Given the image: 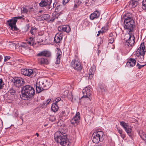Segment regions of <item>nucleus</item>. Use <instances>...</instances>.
<instances>
[{
	"label": "nucleus",
	"instance_id": "f257e3e1",
	"mask_svg": "<svg viewBox=\"0 0 146 146\" xmlns=\"http://www.w3.org/2000/svg\"><path fill=\"white\" fill-rule=\"evenodd\" d=\"M63 129H59L54 134V139L56 142L60 143L62 146H69L71 143L67 138L66 134Z\"/></svg>",
	"mask_w": 146,
	"mask_h": 146
},
{
	"label": "nucleus",
	"instance_id": "f03ea898",
	"mask_svg": "<svg viewBox=\"0 0 146 146\" xmlns=\"http://www.w3.org/2000/svg\"><path fill=\"white\" fill-rule=\"evenodd\" d=\"M21 97L23 100L32 97L35 94V91L33 87L29 85L23 86L21 91Z\"/></svg>",
	"mask_w": 146,
	"mask_h": 146
},
{
	"label": "nucleus",
	"instance_id": "7ed1b4c3",
	"mask_svg": "<svg viewBox=\"0 0 146 146\" xmlns=\"http://www.w3.org/2000/svg\"><path fill=\"white\" fill-rule=\"evenodd\" d=\"M22 15V16L16 17L13 18L12 19H9L7 21V24L11 27V29L13 31H17L18 29L16 26V23L17 21V19H21L24 17Z\"/></svg>",
	"mask_w": 146,
	"mask_h": 146
},
{
	"label": "nucleus",
	"instance_id": "20e7f679",
	"mask_svg": "<svg viewBox=\"0 0 146 146\" xmlns=\"http://www.w3.org/2000/svg\"><path fill=\"white\" fill-rule=\"evenodd\" d=\"M104 133L101 131H98L94 132L92 136V140L95 143H97L102 139Z\"/></svg>",
	"mask_w": 146,
	"mask_h": 146
},
{
	"label": "nucleus",
	"instance_id": "39448f33",
	"mask_svg": "<svg viewBox=\"0 0 146 146\" xmlns=\"http://www.w3.org/2000/svg\"><path fill=\"white\" fill-rule=\"evenodd\" d=\"M124 28L127 30L129 33L132 31L135 26V23L133 20H127L124 21Z\"/></svg>",
	"mask_w": 146,
	"mask_h": 146
},
{
	"label": "nucleus",
	"instance_id": "423d86ee",
	"mask_svg": "<svg viewBox=\"0 0 146 146\" xmlns=\"http://www.w3.org/2000/svg\"><path fill=\"white\" fill-rule=\"evenodd\" d=\"M70 64L72 67L78 71H80L82 69V67L81 66V63L78 59L72 60Z\"/></svg>",
	"mask_w": 146,
	"mask_h": 146
},
{
	"label": "nucleus",
	"instance_id": "0eeeda50",
	"mask_svg": "<svg viewBox=\"0 0 146 146\" xmlns=\"http://www.w3.org/2000/svg\"><path fill=\"white\" fill-rule=\"evenodd\" d=\"M21 74L26 76L32 78L35 76V74L33 70L31 69H22L21 70Z\"/></svg>",
	"mask_w": 146,
	"mask_h": 146
},
{
	"label": "nucleus",
	"instance_id": "6e6552de",
	"mask_svg": "<svg viewBox=\"0 0 146 146\" xmlns=\"http://www.w3.org/2000/svg\"><path fill=\"white\" fill-rule=\"evenodd\" d=\"M120 125L123 127L125 131L128 134L129 136L131 137L132 135L130 133L132 130V127L129 125L128 123H125L124 121L120 122Z\"/></svg>",
	"mask_w": 146,
	"mask_h": 146
},
{
	"label": "nucleus",
	"instance_id": "1a4fd4ad",
	"mask_svg": "<svg viewBox=\"0 0 146 146\" xmlns=\"http://www.w3.org/2000/svg\"><path fill=\"white\" fill-rule=\"evenodd\" d=\"M90 88L89 87H86L84 88L82 90V93L83 95L82 97V98H86L87 100L89 101L91 100V94L90 91Z\"/></svg>",
	"mask_w": 146,
	"mask_h": 146
},
{
	"label": "nucleus",
	"instance_id": "9d476101",
	"mask_svg": "<svg viewBox=\"0 0 146 146\" xmlns=\"http://www.w3.org/2000/svg\"><path fill=\"white\" fill-rule=\"evenodd\" d=\"M126 35L129 37L128 39L126 40L127 45L129 46H132L135 42V38L134 35L131 34V33H130L129 32Z\"/></svg>",
	"mask_w": 146,
	"mask_h": 146
},
{
	"label": "nucleus",
	"instance_id": "9b49d317",
	"mask_svg": "<svg viewBox=\"0 0 146 146\" xmlns=\"http://www.w3.org/2000/svg\"><path fill=\"white\" fill-rule=\"evenodd\" d=\"M52 0H42L41 2L39 3L40 6L44 7L47 6V10H50L51 7L50 5L52 3Z\"/></svg>",
	"mask_w": 146,
	"mask_h": 146
},
{
	"label": "nucleus",
	"instance_id": "f8f14e48",
	"mask_svg": "<svg viewBox=\"0 0 146 146\" xmlns=\"http://www.w3.org/2000/svg\"><path fill=\"white\" fill-rule=\"evenodd\" d=\"M43 82L42 80H40L39 82H37L36 84V92L38 93L42 91L45 90L44 86L43 84Z\"/></svg>",
	"mask_w": 146,
	"mask_h": 146
},
{
	"label": "nucleus",
	"instance_id": "ddd939ff",
	"mask_svg": "<svg viewBox=\"0 0 146 146\" xmlns=\"http://www.w3.org/2000/svg\"><path fill=\"white\" fill-rule=\"evenodd\" d=\"M58 29L59 31L65 32L67 33H69L71 31V29L68 25H64L59 26L58 27Z\"/></svg>",
	"mask_w": 146,
	"mask_h": 146
},
{
	"label": "nucleus",
	"instance_id": "4468645a",
	"mask_svg": "<svg viewBox=\"0 0 146 146\" xmlns=\"http://www.w3.org/2000/svg\"><path fill=\"white\" fill-rule=\"evenodd\" d=\"M145 48L143 42L141 43L139 47L137 50L136 54H145Z\"/></svg>",
	"mask_w": 146,
	"mask_h": 146
},
{
	"label": "nucleus",
	"instance_id": "2eb2a0df",
	"mask_svg": "<svg viewBox=\"0 0 146 146\" xmlns=\"http://www.w3.org/2000/svg\"><path fill=\"white\" fill-rule=\"evenodd\" d=\"M14 84L16 87L21 86L25 82L24 80L22 78H17L14 80Z\"/></svg>",
	"mask_w": 146,
	"mask_h": 146
},
{
	"label": "nucleus",
	"instance_id": "dca6fc26",
	"mask_svg": "<svg viewBox=\"0 0 146 146\" xmlns=\"http://www.w3.org/2000/svg\"><path fill=\"white\" fill-rule=\"evenodd\" d=\"M80 113L79 112H77L76 115L70 120L71 123L73 125L77 124V123L79 122L80 119Z\"/></svg>",
	"mask_w": 146,
	"mask_h": 146
},
{
	"label": "nucleus",
	"instance_id": "f3484780",
	"mask_svg": "<svg viewBox=\"0 0 146 146\" xmlns=\"http://www.w3.org/2000/svg\"><path fill=\"white\" fill-rule=\"evenodd\" d=\"M43 82V84L44 86V89L46 90L50 88L53 84V81L52 80L48 79L47 80H42Z\"/></svg>",
	"mask_w": 146,
	"mask_h": 146
},
{
	"label": "nucleus",
	"instance_id": "a211bd4d",
	"mask_svg": "<svg viewBox=\"0 0 146 146\" xmlns=\"http://www.w3.org/2000/svg\"><path fill=\"white\" fill-rule=\"evenodd\" d=\"M51 53L48 50L42 51L37 54V56H43L46 57H49L51 56Z\"/></svg>",
	"mask_w": 146,
	"mask_h": 146
},
{
	"label": "nucleus",
	"instance_id": "6ab92c4d",
	"mask_svg": "<svg viewBox=\"0 0 146 146\" xmlns=\"http://www.w3.org/2000/svg\"><path fill=\"white\" fill-rule=\"evenodd\" d=\"M38 63L40 65H47L49 63L47 59L42 57H39L37 59Z\"/></svg>",
	"mask_w": 146,
	"mask_h": 146
},
{
	"label": "nucleus",
	"instance_id": "aec40b11",
	"mask_svg": "<svg viewBox=\"0 0 146 146\" xmlns=\"http://www.w3.org/2000/svg\"><path fill=\"white\" fill-rule=\"evenodd\" d=\"M63 35L61 34H56L54 39V42L56 44L60 43L62 39Z\"/></svg>",
	"mask_w": 146,
	"mask_h": 146
},
{
	"label": "nucleus",
	"instance_id": "412c9836",
	"mask_svg": "<svg viewBox=\"0 0 146 146\" xmlns=\"http://www.w3.org/2000/svg\"><path fill=\"white\" fill-rule=\"evenodd\" d=\"M136 62V61L135 59L130 58L127 62V66L128 67H132L135 65Z\"/></svg>",
	"mask_w": 146,
	"mask_h": 146
},
{
	"label": "nucleus",
	"instance_id": "4be33fe9",
	"mask_svg": "<svg viewBox=\"0 0 146 146\" xmlns=\"http://www.w3.org/2000/svg\"><path fill=\"white\" fill-rule=\"evenodd\" d=\"M100 15L99 12L98 11H96L91 14L90 16V18L91 20H93L98 19Z\"/></svg>",
	"mask_w": 146,
	"mask_h": 146
},
{
	"label": "nucleus",
	"instance_id": "5701e85b",
	"mask_svg": "<svg viewBox=\"0 0 146 146\" xmlns=\"http://www.w3.org/2000/svg\"><path fill=\"white\" fill-rule=\"evenodd\" d=\"M69 111H66L65 110L61 111L60 113V116L62 119L65 120L67 118Z\"/></svg>",
	"mask_w": 146,
	"mask_h": 146
},
{
	"label": "nucleus",
	"instance_id": "b1692460",
	"mask_svg": "<svg viewBox=\"0 0 146 146\" xmlns=\"http://www.w3.org/2000/svg\"><path fill=\"white\" fill-rule=\"evenodd\" d=\"M60 15L59 13H57L56 11L54 12L52 15L51 18V22H53L55 19L58 18L59 16Z\"/></svg>",
	"mask_w": 146,
	"mask_h": 146
},
{
	"label": "nucleus",
	"instance_id": "393cba45",
	"mask_svg": "<svg viewBox=\"0 0 146 146\" xmlns=\"http://www.w3.org/2000/svg\"><path fill=\"white\" fill-rule=\"evenodd\" d=\"M95 71V69L94 67H91L89 70L88 73L89 76L88 78L91 79L93 76V75Z\"/></svg>",
	"mask_w": 146,
	"mask_h": 146
},
{
	"label": "nucleus",
	"instance_id": "a878e982",
	"mask_svg": "<svg viewBox=\"0 0 146 146\" xmlns=\"http://www.w3.org/2000/svg\"><path fill=\"white\" fill-rule=\"evenodd\" d=\"M138 3L137 0H132L130 1L129 5L131 7L134 8L137 5Z\"/></svg>",
	"mask_w": 146,
	"mask_h": 146
},
{
	"label": "nucleus",
	"instance_id": "bb28decb",
	"mask_svg": "<svg viewBox=\"0 0 146 146\" xmlns=\"http://www.w3.org/2000/svg\"><path fill=\"white\" fill-rule=\"evenodd\" d=\"M61 57V52L59 51L57 53L56 60L55 63L56 64H59L60 62V58Z\"/></svg>",
	"mask_w": 146,
	"mask_h": 146
},
{
	"label": "nucleus",
	"instance_id": "cd10ccee",
	"mask_svg": "<svg viewBox=\"0 0 146 146\" xmlns=\"http://www.w3.org/2000/svg\"><path fill=\"white\" fill-rule=\"evenodd\" d=\"M58 105L54 103L52 104L51 109L54 112H56L59 109V107L58 106Z\"/></svg>",
	"mask_w": 146,
	"mask_h": 146
},
{
	"label": "nucleus",
	"instance_id": "c85d7f7f",
	"mask_svg": "<svg viewBox=\"0 0 146 146\" xmlns=\"http://www.w3.org/2000/svg\"><path fill=\"white\" fill-rule=\"evenodd\" d=\"M42 18L44 20H46L48 22H51V18L50 16L48 14H44L42 15Z\"/></svg>",
	"mask_w": 146,
	"mask_h": 146
},
{
	"label": "nucleus",
	"instance_id": "c756f323",
	"mask_svg": "<svg viewBox=\"0 0 146 146\" xmlns=\"http://www.w3.org/2000/svg\"><path fill=\"white\" fill-rule=\"evenodd\" d=\"M139 134L143 140H146V135L145 133L142 130H140L139 132Z\"/></svg>",
	"mask_w": 146,
	"mask_h": 146
},
{
	"label": "nucleus",
	"instance_id": "7c9ffc66",
	"mask_svg": "<svg viewBox=\"0 0 146 146\" xmlns=\"http://www.w3.org/2000/svg\"><path fill=\"white\" fill-rule=\"evenodd\" d=\"M105 88L104 87L103 85H100L99 86L97 89L98 91L100 93H102L105 91Z\"/></svg>",
	"mask_w": 146,
	"mask_h": 146
},
{
	"label": "nucleus",
	"instance_id": "2f4dec72",
	"mask_svg": "<svg viewBox=\"0 0 146 146\" xmlns=\"http://www.w3.org/2000/svg\"><path fill=\"white\" fill-rule=\"evenodd\" d=\"M117 130L118 132L120 134V136L124 139L125 137V133H123V131L121 129H119L117 128Z\"/></svg>",
	"mask_w": 146,
	"mask_h": 146
},
{
	"label": "nucleus",
	"instance_id": "473e14b6",
	"mask_svg": "<svg viewBox=\"0 0 146 146\" xmlns=\"http://www.w3.org/2000/svg\"><path fill=\"white\" fill-rule=\"evenodd\" d=\"M136 54L137 56V58L138 59L139 61H143L144 59V55L145 54Z\"/></svg>",
	"mask_w": 146,
	"mask_h": 146
},
{
	"label": "nucleus",
	"instance_id": "72a5a7b5",
	"mask_svg": "<svg viewBox=\"0 0 146 146\" xmlns=\"http://www.w3.org/2000/svg\"><path fill=\"white\" fill-rule=\"evenodd\" d=\"M37 28L36 27H32L30 31V32L33 35H34L35 34L36 32V30Z\"/></svg>",
	"mask_w": 146,
	"mask_h": 146
},
{
	"label": "nucleus",
	"instance_id": "f704fd0d",
	"mask_svg": "<svg viewBox=\"0 0 146 146\" xmlns=\"http://www.w3.org/2000/svg\"><path fill=\"white\" fill-rule=\"evenodd\" d=\"M8 93H10L11 95H13L15 94L16 91L13 88H11L9 90Z\"/></svg>",
	"mask_w": 146,
	"mask_h": 146
},
{
	"label": "nucleus",
	"instance_id": "c9c22d12",
	"mask_svg": "<svg viewBox=\"0 0 146 146\" xmlns=\"http://www.w3.org/2000/svg\"><path fill=\"white\" fill-rule=\"evenodd\" d=\"M19 47H21L25 48H27L29 47L27 43H22L19 45Z\"/></svg>",
	"mask_w": 146,
	"mask_h": 146
},
{
	"label": "nucleus",
	"instance_id": "e433bc0d",
	"mask_svg": "<svg viewBox=\"0 0 146 146\" xmlns=\"http://www.w3.org/2000/svg\"><path fill=\"white\" fill-rule=\"evenodd\" d=\"M125 16H126L127 17L131 19H133V15L130 13H127L124 15Z\"/></svg>",
	"mask_w": 146,
	"mask_h": 146
},
{
	"label": "nucleus",
	"instance_id": "4c0bfd02",
	"mask_svg": "<svg viewBox=\"0 0 146 146\" xmlns=\"http://www.w3.org/2000/svg\"><path fill=\"white\" fill-rule=\"evenodd\" d=\"M33 38L32 37H30L29 40H27V42L28 44L30 45H31L32 44H33L34 42L33 41Z\"/></svg>",
	"mask_w": 146,
	"mask_h": 146
},
{
	"label": "nucleus",
	"instance_id": "58836bf2",
	"mask_svg": "<svg viewBox=\"0 0 146 146\" xmlns=\"http://www.w3.org/2000/svg\"><path fill=\"white\" fill-rule=\"evenodd\" d=\"M142 7L144 10H146V0H143Z\"/></svg>",
	"mask_w": 146,
	"mask_h": 146
},
{
	"label": "nucleus",
	"instance_id": "ea45409f",
	"mask_svg": "<svg viewBox=\"0 0 146 146\" xmlns=\"http://www.w3.org/2000/svg\"><path fill=\"white\" fill-rule=\"evenodd\" d=\"M61 101V98L60 97H58L56 98L54 101V103L58 104V102Z\"/></svg>",
	"mask_w": 146,
	"mask_h": 146
},
{
	"label": "nucleus",
	"instance_id": "a19ab883",
	"mask_svg": "<svg viewBox=\"0 0 146 146\" xmlns=\"http://www.w3.org/2000/svg\"><path fill=\"white\" fill-rule=\"evenodd\" d=\"M123 18L124 19V21H125L126 20L127 21V20H133V19H131L127 17L126 16H125L124 15H123Z\"/></svg>",
	"mask_w": 146,
	"mask_h": 146
},
{
	"label": "nucleus",
	"instance_id": "79ce46f5",
	"mask_svg": "<svg viewBox=\"0 0 146 146\" xmlns=\"http://www.w3.org/2000/svg\"><path fill=\"white\" fill-rule=\"evenodd\" d=\"M4 83L3 81V80L2 78H0V90L2 89Z\"/></svg>",
	"mask_w": 146,
	"mask_h": 146
},
{
	"label": "nucleus",
	"instance_id": "37998d69",
	"mask_svg": "<svg viewBox=\"0 0 146 146\" xmlns=\"http://www.w3.org/2000/svg\"><path fill=\"white\" fill-rule=\"evenodd\" d=\"M51 101V99H48L46 102H44L43 103V106H44L45 105V106H46Z\"/></svg>",
	"mask_w": 146,
	"mask_h": 146
},
{
	"label": "nucleus",
	"instance_id": "c03bdc74",
	"mask_svg": "<svg viewBox=\"0 0 146 146\" xmlns=\"http://www.w3.org/2000/svg\"><path fill=\"white\" fill-rule=\"evenodd\" d=\"M145 65H140L138 63H137V66L138 67V68L139 69H141V68L144 67Z\"/></svg>",
	"mask_w": 146,
	"mask_h": 146
},
{
	"label": "nucleus",
	"instance_id": "a18cd8bd",
	"mask_svg": "<svg viewBox=\"0 0 146 146\" xmlns=\"http://www.w3.org/2000/svg\"><path fill=\"white\" fill-rule=\"evenodd\" d=\"M10 57L9 56H6L5 57L4 59V61L5 62L7 61L8 60L10 59Z\"/></svg>",
	"mask_w": 146,
	"mask_h": 146
},
{
	"label": "nucleus",
	"instance_id": "49530a36",
	"mask_svg": "<svg viewBox=\"0 0 146 146\" xmlns=\"http://www.w3.org/2000/svg\"><path fill=\"white\" fill-rule=\"evenodd\" d=\"M114 41V38L111 37L109 40V43H112Z\"/></svg>",
	"mask_w": 146,
	"mask_h": 146
},
{
	"label": "nucleus",
	"instance_id": "de8ad7c7",
	"mask_svg": "<svg viewBox=\"0 0 146 146\" xmlns=\"http://www.w3.org/2000/svg\"><path fill=\"white\" fill-rule=\"evenodd\" d=\"M80 4H75L74 6V9L75 10L78 7Z\"/></svg>",
	"mask_w": 146,
	"mask_h": 146
},
{
	"label": "nucleus",
	"instance_id": "09e8293b",
	"mask_svg": "<svg viewBox=\"0 0 146 146\" xmlns=\"http://www.w3.org/2000/svg\"><path fill=\"white\" fill-rule=\"evenodd\" d=\"M70 0H63L62 3L63 5H65Z\"/></svg>",
	"mask_w": 146,
	"mask_h": 146
},
{
	"label": "nucleus",
	"instance_id": "8fccbe9b",
	"mask_svg": "<svg viewBox=\"0 0 146 146\" xmlns=\"http://www.w3.org/2000/svg\"><path fill=\"white\" fill-rule=\"evenodd\" d=\"M12 45H13V46H15L16 47H17L18 46V45L19 44L18 43L16 44L15 43H14L13 42L11 44Z\"/></svg>",
	"mask_w": 146,
	"mask_h": 146
},
{
	"label": "nucleus",
	"instance_id": "3c124183",
	"mask_svg": "<svg viewBox=\"0 0 146 146\" xmlns=\"http://www.w3.org/2000/svg\"><path fill=\"white\" fill-rule=\"evenodd\" d=\"M23 11L25 13H27L28 12V10L25 8H23Z\"/></svg>",
	"mask_w": 146,
	"mask_h": 146
},
{
	"label": "nucleus",
	"instance_id": "603ef678",
	"mask_svg": "<svg viewBox=\"0 0 146 146\" xmlns=\"http://www.w3.org/2000/svg\"><path fill=\"white\" fill-rule=\"evenodd\" d=\"M60 9V5H58L57 6L56 8V10H59Z\"/></svg>",
	"mask_w": 146,
	"mask_h": 146
},
{
	"label": "nucleus",
	"instance_id": "864d4df0",
	"mask_svg": "<svg viewBox=\"0 0 146 146\" xmlns=\"http://www.w3.org/2000/svg\"><path fill=\"white\" fill-rule=\"evenodd\" d=\"M113 36V33H111L109 34V36L110 37H112Z\"/></svg>",
	"mask_w": 146,
	"mask_h": 146
},
{
	"label": "nucleus",
	"instance_id": "5fc2aeb1",
	"mask_svg": "<svg viewBox=\"0 0 146 146\" xmlns=\"http://www.w3.org/2000/svg\"><path fill=\"white\" fill-rule=\"evenodd\" d=\"M101 32V31H98V34H97V36H98L100 34Z\"/></svg>",
	"mask_w": 146,
	"mask_h": 146
},
{
	"label": "nucleus",
	"instance_id": "6e6d98bb",
	"mask_svg": "<svg viewBox=\"0 0 146 146\" xmlns=\"http://www.w3.org/2000/svg\"><path fill=\"white\" fill-rule=\"evenodd\" d=\"M96 146H102V144L101 143L97 145Z\"/></svg>",
	"mask_w": 146,
	"mask_h": 146
},
{
	"label": "nucleus",
	"instance_id": "4d7b16f0",
	"mask_svg": "<svg viewBox=\"0 0 146 146\" xmlns=\"http://www.w3.org/2000/svg\"><path fill=\"white\" fill-rule=\"evenodd\" d=\"M101 52V51L100 50H98V55H99V54Z\"/></svg>",
	"mask_w": 146,
	"mask_h": 146
},
{
	"label": "nucleus",
	"instance_id": "13d9d810",
	"mask_svg": "<svg viewBox=\"0 0 146 146\" xmlns=\"http://www.w3.org/2000/svg\"><path fill=\"white\" fill-rule=\"evenodd\" d=\"M36 135H37V137H38L39 136V134L37 133H36Z\"/></svg>",
	"mask_w": 146,
	"mask_h": 146
},
{
	"label": "nucleus",
	"instance_id": "bf43d9fd",
	"mask_svg": "<svg viewBox=\"0 0 146 146\" xmlns=\"http://www.w3.org/2000/svg\"><path fill=\"white\" fill-rule=\"evenodd\" d=\"M20 118L21 119L22 121H23V119L22 118V117H20Z\"/></svg>",
	"mask_w": 146,
	"mask_h": 146
},
{
	"label": "nucleus",
	"instance_id": "052dcab7",
	"mask_svg": "<svg viewBox=\"0 0 146 146\" xmlns=\"http://www.w3.org/2000/svg\"><path fill=\"white\" fill-rule=\"evenodd\" d=\"M42 12V11H39V12L40 13H41Z\"/></svg>",
	"mask_w": 146,
	"mask_h": 146
},
{
	"label": "nucleus",
	"instance_id": "680f3d73",
	"mask_svg": "<svg viewBox=\"0 0 146 146\" xmlns=\"http://www.w3.org/2000/svg\"><path fill=\"white\" fill-rule=\"evenodd\" d=\"M79 3H80V4L81 3V2H80V1H79L78 2Z\"/></svg>",
	"mask_w": 146,
	"mask_h": 146
},
{
	"label": "nucleus",
	"instance_id": "e2e57ef3",
	"mask_svg": "<svg viewBox=\"0 0 146 146\" xmlns=\"http://www.w3.org/2000/svg\"><path fill=\"white\" fill-rule=\"evenodd\" d=\"M118 0H115V1H118Z\"/></svg>",
	"mask_w": 146,
	"mask_h": 146
},
{
	"label": "nucleus",
	"instance_id": "0e129e2a",
	"mask_svg": "<svg viewBox=\"0 0 146 146\" xmlns=\"http://www.w3.org/2000/svg\"><path fill=\"white\" fill-rule=\"evenodd\" d=\"M54 4H53V6L54 7Z\"/></svg>",
	"mask_w": 146,
	"mask_h": 146
}]
</instances>
